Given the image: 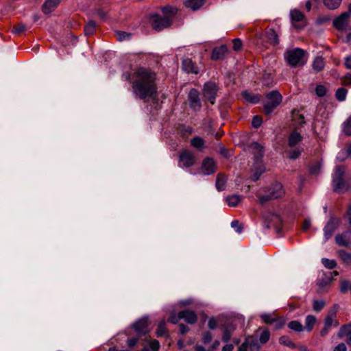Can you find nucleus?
<instances>
[{
	"mask_svg": "<svg viewBox=\"0 0 351 351\" xmlns=\"http://www.w3.org/2000/svg\"><path fill=\"white\" fill-rule=\"evenodd\" d=\"M60 2V0H46L42 6L43 12L45 14H50L56 8Z\"/></svg>",
	"mask_w": 351,
	"mask_h": 351,
	"instance_id": "nucleus-1",
	"label": "nucleus"
},
{
	"mask_svg": "<svg viewBox=\"0 0 351 351\" xmlns=\"http://www.w3.org/2000/svg\"><path fill=\"white\" fill-rule=\"evenodd\" d=\"M26 30V26L24 24L19 23L13 27L12 32L19 34Z\"/></svg>",
	"mask_w": 351,
	"mask_h": 351,
	"instance_id": "nucleus-2",
	"label": "nucleus"
}]
</instances>
